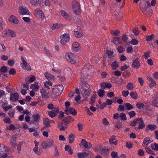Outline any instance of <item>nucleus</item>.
<instances>
[{"instance_id":"obj_1","label":"nucleus","mask_w":158,"mask_h":158,"mask_svg":"<svg viewBox=\"0 0 158 158\" xmlns=\"http://www.w3.org/2000/svg\"><path fill=\"white\" fill-rule=\"evenodd\" d=\"M0 158H13L10 149L3 145L0 146Z\"/></svg>"},{"instance_id":"obj_2","label":"nucleus","mask_w":158,"mask_h":158,"mask_svg":"<svg viewBox=\"0 0 158 158\" xmlns=\"http://www.w3.org/2000/svg\"><path fill=\"white\" fill-rule=\"evenodd\" d=\"M80 89L83 97L85 99H87L90 94V85L87 83H83L80 86Z\"/></svg>"},{"instance_id":"obj_3","label":"nucleus","mask_w":158,"mask_h":158,"mask_svg":"<svg viewBox=\"0 0 158 158\" xmlns=\"http://www.w3.org/2000/svg\"><path fill=\"white\" fill-rule=\"evenodd\" d=\"M65 57L67 61L73 64H75L76 63V56L71 52H67L65 55Z\"/></svg>"},{"instance_id":"obj_4","label":"nucleus","mask_w":158,"mask_h":158,"mask_svg":"<svg viewBox=\"0 0 158 158\" xmlns=\"http://www.w3.org/2000/svg\"><path fill=\"white\" fill-rule=\"evenodd\" d=\"M91 67V66L89 64H85L84 65V67L82 69L81 72V80L84 79L88 75L89 69H90Z\"/></svg>"},{"instance_id":"obj_5","label":"nucleus","mask_w":158,"mask_h":158,"mask_svg":"<svg viewBox=\"0 0 158 158\" xmlns=\"http://www.w3.org/2000/svg\"><path fill=\"white\" fill-rule=\"evenodd\" d=\"M63 89V86L61 85L56 86L52 89V93L55 96H58L62 93Z\"/></svg>"},{"instance_id":"obj_6","label":"nucleus","mask_w":158,"mask_h":158,"mask_svg":"<svg viewBox=\"0 0 158 158\" xmlns=\"http://www.w3.org/2000/svg\"><path fill=\"white\" fill-rule=\"evenodd\" d=\"M54 146V142L52 139H48L42 143V147L45 149Z\"/></svg>"},{"instance_id":"obj_7","label":"nucleus","mask_w":158,"mask_h":158,"mask_svg":"<svg viewBox=\"0 0 158 158\" xmlns=\"http://www.w3.org/2000/svg\"><path fill=\"white\" fill-rule=\"evenodd\" d=\"M72 6L74 13L76 15H79L81 11L79 3L76 1H74L72 3Z\"/></svg>"},{"instance_id":"obj_8","label":"nucleus","mask_w":158,"mask_h":158,"mask_svg":"<svg viewBox=\"0 0 158 158\" xmlns=\"http://www.w3.org/2000/svg\"><path fill=\"white\" fill-rule=\"evenodd\" d=\"M21 59L22 61V63L20 64L22 68L28 71L31 70V66L29 64L27 63L24 58L23 56H21Z\"/></svg>"},{"instance_id":"obj_9","label":"nucleus","mask_w":158,"mask_h":158,"mask_svg":"<svg viewBox=\"0 0 158 158\" xmlns=\"http://www.w3.org/2000/svg\"><path fill=\"white\" fill-rule=\"evenodd\" d=\"M60 43L64 44L69 41V34L65 33L60 36Z\"/></svg>"},{"instance_id":"obj_10","label":"nucleus","mask_w":158,"mask_h":158,"mask_svg":"<svg viewBox=\"0 0 158 158\" xmlns=\"http://www.w3.org/2000/svg\"><path fill=\"white\" fill-rule=\"evenodd\" d=\"M19 12L21 15H30V13L28 10L23 6H20L19 8Z\"/></svg>"},{"instance_id":"obj_11","label":"nucleus","mask_w":158,"mask_h":158,"mask_svg":"<svg viewBox=\"0 0 158 158\" xmlns=\"http://www.w3.org/2000/svg\"><path fill=\"white\" fill-rule=\"evenodd\" d=\"M80 145L82 148L87 149H89L92 147L91 143L89 142H88L85 139H82L80 143Z\"/></svg>"},{"instance_id":"obj_12","label":"nucleus","mask_w":158,"mask_h":158,"mask_svg":"<svg viewBox=\"0 0 158 158\" xmlns=\"http://www.w3.org/2000/svg\"><path fill=\"white\" fill-rule=\"evenodd\" d=\"M35 16L38 18H41L42 20H44L46 18L45 15L43 12L42 10L36 9L35 10Z\"/></svg>"},{"instance_id":"obj_13","label":"nucleus","mask_w":158,"mask_h":158,"mask_svg":"<svg viewBox=\"0 0 158 158\" xmlns=\"http://www.w3.org/2000/svg\"><path fill=\"white\" fill-rule=\"evenodd\" d=\"M8 21L10 23L15 24H18L19 22L18 19L13 15H10L8 18Z\"/></svg>"},{"instance_id":"obj_14","label":"nucleus","mask_w":158,"mask_h":158,"mask_svg":"<svg viewBox=\"0 0 158 158\" xmlns=\"http://www.w3.org/2000/svg\"><path fill=\"white\" fill-rule=\"evenodd\" d=\"M72 49L74 52H78L81 50V47L79 43L74 42L72 44Z\"/></svg>"},{"instance_id":"obj_15","label":"nucleus","mask_w":158,"mask_h":158,"mask_svg":"<svg viewBox=\"0 0 158 158\" xmlns=\"http://www.w3.org/2000/svg\"><path fill=\"white\" fill-rule=\"evenodd\" d=\"M152 102L153 105L158 107L157 105L158 103V93L155 92L154 93L153 96L152 97Z\"/></svg>"},{"instance_id":"obj_16","label":"nucleus","mask_w":158,"mask_h":158,"mask_svg":"<svg viewBox=\"0 0 158 158\" xmlns=\"http://www.w3.org/2000/svg\"><path fill=\"white\" fill-rule=\"evenodd\" d=\"M29 1L32 5L35 6L44 5V2L43 0H29Z\"/></svg>"},{"instance_id":"obj_17","label":"nucleus","mask_w":158,"mask_h":158,"mask_svg":"<svg viewBox=\"0 0 158 158\" xmlns=\"http://www.w3.org/2000/svg\"><path fill=\"white\" fill-rule=\"evenodd\" d=\"M106 53L108 57V61L110 64L112 61L114 60L113 58V52L112 51L108 50L106 51Z\"/></svg>"},{"instance_id":"obj_18","label":"nucleus","mask_w":158,"mask_h":158,"mask_svg":"<svg viewBox=\"0 0 158 158\" xmlns=\"http://www.w3.org/2000/svg\"><path fill=\"white\" fill-rule=\"evenodd\" d=\"M34 143L35 144L34 148L33 149L34 152L36 154L39 155L40 153V149H38V146L39 145V143L38 142L35 140L34 141Z\"/></svg>"},{"instance_id":"obj_19","label":"nucleus","mask_w":158,"mask_h":158,"mask_svg":"<svg viewBox=\"0 0 158 158\" xmlns=\"http://www.w3.org/2000/svg\"><path fill=\"white\" fill-rule=\"evenodd\" d=\"M153 140L152 138L147 137L145 138L143 143L142 146L145 147H147L150 143L152 142Z\"/></svg>"},{"instance_id":"obj_20","label":"nucleus","mask_w":158,"mask_h":158,"mask_svg":"<svg viewBox=\"0 0 158 158\" xmlns=\"http://www.w3.org/2000/svg\"><path fill=\"white\" fill-rule=\"evenodd\" d=\"M64 113L67 114H69L71 113L73 115H76L77 114V112L75 109L72 107H69V109H65Z\"/></svg>"},{"instance_id":"obj_21","label":"nucleus","mask_w":158,"mask_h":158,"mask_svg":"<svg viewBox=\"0 0 158 158\" xmlns=\"http://www.w3.org/2000/svg\"><path fill=\"white\" fill-rule=\"evenodd\" d=\"M59 111V110L56 109L53 110H50L48 112V115L50 117L53 118L58 114Z\"/></svg>"},{"instance_id":"obj_22","label":"nucleus","mask_w":158,"mask_h":158,"mask_svg":"<svg viewBox=\"0 0 158 158\" xmlns=\"http://www.w3.org/2000/svg\"><path fill=\"white\" fill-rule=\"evenodd\" d=\"M140 66V63L138 59H136L134 60L132 63V67L135 69H138Z\"/></svg>"},{"instance_id":"obj_23","label":"nucleus","mask_w":158,"mask_h":158,"mask_svg":"<svg viewBox=\"0 0 158 158\" xmlns=\"http://www.w3.org/2000/svg\"><path fill=\"white\" fill-rule=\"evenodd\" d=\"M18 94L17 93L12 94H10V100L13 102L15 101L18 98Z\"/></svg>"},{"instance_id":"obj_24","label":"nucleus","mask_w":158,"mask_h":158,"mask_svg":"<svg viewBox=\"0 0 158 158\" xmlns=\"http://www.w3.org/2000/svg\"><path fill=\"white\" fill-rule=\"evenodd\" d=\"M100 85L102 88L103 89H105L106 88L110 89L112 87L111 84L108 82H102L101 83Z\"/></svg>"},{"instance_id":"obj_25","label":"nucleus","mask_w":158,"mask_h":158,"mask_svg":"<svg viewBox=\"0 0 158 158\" xmlns=\"http://www.w3.org/2000/svg\"><path fill=\"white\" fill-rule=\"evenodd\" d=\"M89 154V152H79L77 153V157L79 158H85L88 156Z\"/></svg>"},{"instance_id":"obj_26","label":"nucleus","mask_w":158,"mask_h":158,"mask_svg":"<svg viewBox=\"0 0 158 158\" xmlns=\"http://www.w3.org/2000/svg\"><path fill=\"white\" fill-rule=\"evenodd\" d=\"M40 92L41 93L42 97L43 98H46L48 94V92L44 88H42L40 90Z\"/></svg>"},{"instance_id":"obj_27","label":"nucleus","mask_w":158,"mask_h":158,"mask_svg":"<svg viewBox=\"0 0 158 158\" xmlns=\"http://www.w3.org/2000/svg\"><path fill=\"white\" fill-rule=\"evenodd\" d=\"M30 88L35 91H38L39 88V86L38 85V83L37 82H35L33 84L31 85Z\"/></svg>"},{"instance_id":"obj_28","label":"nucleus","mask_w":158,"mask_h":158,"mask_svg":"<svg viewBox=\"0 0 158 158\" xmlns=\"http://www.w3.org/2000/svg\"><path fill=\"white\" fill-rule=\"evenodd\" d=\"M109 143L111 144H113L114 145H116L117 144V141L115 138V136H112L109 139Z\"/></svg>"},{"instance_id":"obj_29","label":"nucleus","mask_w":158,"mask_h":158,"mask_svg":"<svg viewBox=\"0 0 158 158\" xmlns=\"http://www.w3.org/2000/svg\"><path fill=\"white\" fill-rule=\"evenodd\" d=\"M44 75L45 77L49 80H54L55 79V77L53 75H51L48 72L45 73Z\"/></svg>"},{"instance_id":"obj_30","label":"nucleus","mask_w":158,"mask_h":158,"mask_svg":"<svg viewBox=\"0 0 158 158\" xmlns=\"http://www.w3.org/2000/svg\"><path fill=\"white\" fill-rule=\"evenodd\" d=\"M75 36L78 38H80L82 36V31L81 30H77L74 31Z\"/></svg>"},{"instance_id":"obj_31","label":"nucleus","mask_w":158,"mask_h":158,"mask_svg":"<svg viewBox=\"0 0 158 158\" xmlns=\"http://www.w3.org/2000/svg\"><path fill=\"white\" fill-rule=\"evenodd\" d=\"M32 118L34 122H37L40 119V114L38 113L33 114L32 115Z\"/></svg>"},{"instance_id":"obj_32","label":"nucleus","mask_w":158,"mask_h":158,"mask_svg":"<svg viewBox=\"0 0 158 158\" xmlns=\"http://www.w3.org/2000/svg\"><path fill=\"white\" fill-rule=\"evenodd\" d=\"M156 128V126L154 124H149L146 127V131L148 130L153 131Z\"/></svg>"},{"instance_id":"obj_33","label":"nucleus","mask_w":158,"mask_h":158,"mask_svg":"<svg viewBox=\"0 0 158 158\" xmlns=\"http://www.w3.org/2000/svg\"><path fill=\"white\" fill-rule=\"evenodd\" d=\"M7 103H4L2 104V108L6 111L7 110L9 109H11L12 107V106L11 105L7 106Z\"/></svg>"},{"instance_id":"obj_34","label":"nucleus","mask_w":158,"mask_h":158,"mask_svg":"<svg viewBox=\"0 0 158 158\" xmlns=\"http://www.w3.org/2000/svg\"><path fill=\"white\" fill-rule=\"evenodd\" d=\"M58 128L61 131H64L66 129L67 126L66 125L63 123L58 124Z\"/></svg>"},{"instance_id":"obj_35","label":"nucleus","mask_w":158,"mask_h":158,"mask_svg":"<svg viewBox=\"0 0 158 158\" xmlns=\"http://www.w3.org/2000/svg\"><path fill=\"white\" fill-rule=\"evenodd\" d=\"M130 95L133 99H136L138 98V95L136 92H131L130 93Z\"/></svg>"},{"instance_id":"obj_36","label":"nucleus","mask_w":158,"mask_h":158,"mask_svg":"<svg viewBox=\"0 0 158 158\" xmlns=\"http://www.w3.org/2000/svg\"><path fill=\"white\" fill-rule=\"evenodd\" d=\"M138 124H139V129H142L144 127V125L143 123V121L142 120L141 118H139V120L138 121Z\"/></svg>"},{"instance_id":"obj_37","label":"nucleus","mask_w":158,"mask_h":158,"mask_svg":"<svg viewBox=\"0 0 158 158\" xmlns=\"http://www.w3.org/2000/svg\"><path fill=\"white\" fill-rule=\"evenodd\" d=\"M60 13L62 16L66 19H69V15L65 11L61 10L60 11Z\"/></svg>"},{"instance_id":"obj_38","label":"nucleus","mask_w":158,"mask_h":158,"mask_svg":"<svg viewBox=\"0 0 158 158\" xmlns=\"http://www.w3.org/2000/svg\"><path fill=\"white\" fill-rule=\"evenodd\" d=\"M113 42L116 45H118L121 43L120 39L118 37H115L113 38Z\"/></svg>"},{"instance_id":"obj_39","label":"nucleus","mask_w":158,"mask_h":158,"mask_svg":"<svg viewBox=\"0 0 158 158\" xmlns=\"http://www.w3.org/2000/svg\"><path fill=\"white\" fill-rule=\"evenodd\" d=\"M64 149L65 151H67L69 154L72 155L73 154V151L72 150L70 146L66 145Z\"/></svg>"},{"instance_id":"obj_40","label":"nucleus","mask_w":158,"mask_h":158,"mask_svg":"<svg viewBox=\"0 0 158 158\" xmlns=\"http://www.w3.org/2000/svg\"><path fill=\"white\" fill-rule=\"evenodd\" d=\"M64 122L67 123H69L73 121V118L70 116L66 117L64 119Z\"/></svg>"},{"instance_id":"obj_41","label":"nucleus","mask_w":158,"mask_h":158,"mask_svg":"<svg viewBox=\"0 0 158 158\" xmlns=\"http://www.w3.org/2000/svg\"><path fill=\"white\" fill-rule=\"evenodd\" d=\"M75 137L74 135L73 134L71 133L69 135L68 139L69 143H71L73 142L74 140Z\"/></svg>"},{"instance_id":"obj_42","label":"nucleus","mask_w":158,"mask_h":158,"mask_svg":"<svg viewBox=\"0 0 158 158\" xmlns=\"http://www.w3.org/2000/svg\"><path fill=\"white\" fill-rule=\"evenodd\" d=\"M151 148L154 150L158 151V144L156 143H152L151 145Z\"/></svg>"},{"instance_id":"obj_43","label":"nucleus","mask_w":158,"mask_h":158,"mask_svg":"<svg viewBox=\"0 0 158 158\" xmlns=\"http://www.w3.org/2000/svg\"><path fill=\"white\" fill-rule=\"evenodd\" d=\"M61 25L58 23L53 24L51 27V29L52 30L58 29L60 27Z\"/></svg>"},{"instance_id":"obj_44","label":"nucleus","mask_w":158,"mask_h":158,"mask_svg":"<svg viewBox=\"0 0 158 158\" xmlns=\"http://www.w3.org/2000/svg\"><path fill=\"white\" fill-rule=\"evenodd\" d=\"M97 93L98 95L100 97L102 98L105 95V91L104 90L99 89Z\"/></svg>"},{"instance_id":"obj_45","label":"nucleus","mask_w":158,"mask_h":158,"mask_svg":"<svg viewBox=\"0 0 158 158\" xmlns=\"http://www.w3.org/2000/svg\"><path fill=\"white\" fill-rule=\"evenodd\" d=\"M9 31V34L12 38L16 37L17 35L16 33L14 31L9 29L8 30Z\"/></svg>"},{"instance_id":"obj_46","label":"nucleus","mask_w":158,"mask_h":158,"mask_svg":"<svg viewBox=\"0 0 158 158\" xmlns=\"http://www.w3.org/2000/svg\"><path fill=\"white\" fill-rule=\"evenodd\" d=\"M47 107L49 109L51 110H53L55 109L59 110L58 107L54 106L53 105L52 103L49 104L48 105Z\"/></svg>"},{"instance_id":"obj_47","label":"nucleus","mask_w":158,"mask_h":158,"mask_svg":"<svg viewBox=\"0 0 158 158\" xmlns=\"http://www.w3.org/2000/svg\"><path fill=\"white\" fill-rule=\"evenodd\" d=\"M144 149L147 153L148 154L155 155V153L149 148L147 147H145Z\"/></svg>"},{"instance_id":"obj_48","label":"nucleus","mask_w":158,"mask_h":158,"mask_svg":"<svg viewBox=\"0 0 158 158\" xmlns=\"http://www.w3.org/2000/svg\"><path fill=\"white\" fill-rule=\"evenodd\" d=\"M134 85L131 82L128 83L127 85V89L130 90H132L134 88Z\"/></svg>"},{"instance_id":"obj_49","label":"nucleus","mask_w":158,"mask_h":158,"mask_svg":"<svg viewBox=\"0 0 158 158\" xmlns=\"http://www.w3.org/2000/svg\"><path fill=\"white\" fill-rule=\"evenodd\" d=\"M124 105L126 107L127 109L129 110H131L133 108V106L129 103H125Z\"/></svg>"},{"instance_id":"obj_50","label":"nucleus","mask_w":158,"mask_h":158,"mask_svg":"<svg viewBox=\"0 0 158 158\" xmlns=\"http://www.w3.org/2000/svg\"><path fill=\"white\" fill-rule=\"evenodd\" d=\"M109 150H108L104 148H102L101 150V153L102 154H106L107 155L108 153Z\"/></svg>"},{"instance_id":"obj_51","label":"nucleus","mask_w":158,"mask_h":158,"mask_svg":"<svg viewBox=\"0 0 158 158\" xmlns=\"http://www.w3.org/2000/svg\"><path fill=\"white\" fill-rule=\"evenodd\" d=\"M111 155L112 158H120L118 156V153L117 152L113 151L111 153Z\"/></svg>"},{"instance_id":"obj_52","label":"nucleus","mask_w":158,"mask_h":158,"mask_svg":"<svg viewBox=\"0 0 158 158\" xmlns=\"http://www.w3.org/2000/svg\"><path fill=\"white\" fill-rule=\"evenodd\" d=\"M154 35L153 34H151L150 35L147 36H146V40L147 42H149L151 41L153 39L154 37Z\"/></svg>"},{"instance_id":"obj_53","label":"nucleus","mask_w":158,"mask_h":158,"mask_svg":"<svg viewBox=\"0 0 158 158\" xmlns=\"http://www.w3.org/2000/svg\"><path fill=\"white\" fill-rule=\"evenodd\" d=\"M44 86L46 88H48L49 86L52 85V82L49 81H45L44 82Z\"/></svg>"},{"instance_id":"obj_54","label":"nucleus","mask_w":158,"mask_h":158,"mask_svg":"<svg viewBox=\"0 0 158 158\" xmlns=\"http://www.w3.org/2000/svg\"><path fill=\"white\" fill-rule=\"evenodd\" d=\"M136 105L137 107L139 109L143 108L144 106V104L140 102H137L136 103Z\"/></svg>"},{"instance_id":"obj_55","label":"nucleus","mask_w":158,"mask_h":158,"mask_svg":"<svg viewBox=\"0 0 158 158\" xmlns=\"http://www.w3.org/2000/svg\"><path fill=\"white\" fill-rule=\"evenodd\" d=\"M150 51H148L145 52L144 53L143 55V57L145 59H148L150 56Z\"/></svg>"},{"instance_id":"obj_56","label":"nucleus","mask_w":158,"mask_h":158,"mask_svg":"<svg viewBox=\"0 0 158 158\" xmlns=\"http://www.w3.org/2000/svg\"><path fill=\"white\" fill-rule=\"evenodd\" d=\"M118 64L115 61L112 63L111 64V67L113 69H115L117 68L118 67Z\"/></svg>"},{"instance_id":"obj_57","label":"nucleus","mask_w":158,"mask_h":158,"mask_svg":"<svg viewBox=\"0 0 158 158\" xmlns=\"http://www.w3.org/2000/svg\"><path fill=\"white\" fill-rule=\"evenodd\" d=\"M3 121L6 123L10 124L11 123V121L10 119L8 117L4 118L3 119Z\"/></svg>"},{"instance_id":"obj_58","label":"nucleus","mask_w":158,"mask_h":158,"mask_svg":"<svg viewBox=\"0 0 158 158\" xmlns=\"http://www.w3.org/2000/svg\"><path fill=\"white\" fill-rule=\"evenodd\" d=\"M44 124L46 126H48L50 124V122L48 118H45L44 120Z\"/></svg>"},{"instance_id":"obj_59","label":"nucleus","mask_w":158,"mask_h":158,"mask_svg":"<svg viewBox=\"0 0 158 158\" xmlns=\"http://www.w3.org/2000/svg\"><path fill=\"white\" fill-rule=\"evenodd\" d=\"M15 139L16 138L14 137H13L10 139L11 143H12L13 146H15L16 145Z\"/></svg>"},{"instance_id":"obj_60","label":"nucleus","mask_w":158,"mask_h":158,"mask_svg":"<svg viewBox=\"0 0 158 158\" xmlns=\"http://www.w3.org/2000/svg\"><path fill=\"white\" fill-rule=\"evenodd\" d=\"M110 33L112 34H113L114 36H116L118 35L119 31L118 30H116L114 31L111 30Z\"/></svg>"},{"instance_id":"obj_61","label":"nucleus","mask_w":158,"mask_h":158,"mask_svg":"<svg viewBox=\"0 0 158 158\" xmlns=\"http://www.w3.org/2000/svg\"><path fill=\"white\" fill-rule=\"evenodd\" d=\"M9 29H7L2 31V35L4 37H6L7 36V35L9 34Z\"/></svg>"},{"instance_id":"obj_62","label":"nucleus","mask_w":158,"mask_h":158,"mask_svg":"<svg viewBox=\"0 0 158 158\" xmlns=\"http://www.w3.org/2000/svg\"><path fill=\"white\" fill-rule=\"evenodd\" d=\"M8 114L9 117L13 118L14 117L15 114V110H10L8 113Z\"/></svg>"},{"instance_id":"obj_63","label":"nucleus","mask_w":158,"mask_h":158,"mask_svg":"<svg viewBox=\"0 0 158 158\" xmlns=\"http://www.w3.org/2000/svg\"><path fill=\"white\" fill-rule=\"evenodd\" d=\"M129 93L128 90H123L122 92V94L124 97L128 96Z\"/></svg>"},{"instance_id":"obj_64","label":"nucleus","mask_w":158,"mask_h":158,"mask_svg":"<svg viewBox=\"0 0 158 158\" xmlns=\"http://www.w3.org/2000/svg\"><path fill=\"white\" fill-rule=\"evenodd\" d=\"M138 154L140 156H142L144 155V152L143 150L139 149L138 150Z\"/></svg>"}]
</instances>
